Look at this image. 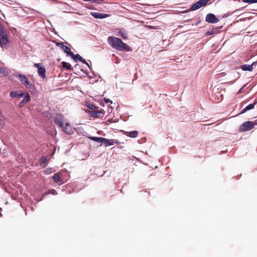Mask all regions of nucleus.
I'll return each instance as SVG.
<instances>
[{"instance_id": "0eeeda50", "label": "nucleus", "mask_w": 257, "mask_h": 257, "mask_svg": "<svg viewBox=\"0 0 257 257\" xmlns=\"http://www.w3.org/2000/svg\"><path fill=\"white\" fill-rule=\"evenodd\" d=\"M103 144H104L105 147H108L113 145L114 144L118 145L119 142L116 139H107L104 138Z\"/></svg>"}, {"instance_id": "7c9ffc66", "label": "nucleus", "mask_w": 257, "mask_h": 257, "mask_svg": "<svg viewBox=\"0 0 257 257\" xmlns=\"http://www.w3.org/2000/svg\"><path fill=\"white\" fill-rule=\"evenodd\" d=\"M88 108H89L90 109H92V110H94V109H95L96 107L95 106V105L93 104H89L88 106Z\"/></svg>"}, {"instance_id": "dca6fc26", "label": "nucleus", "mask_w": 257, "mask_h": 257, "mask_svg": "<svg viewBox=\"0 0 257 257\" xmlns=\"http://www.w3.org/2000/svg\"><path fill=\"white\" fill-rule=\"evenodd\" d=\"M10 96L12 97H18V98H22L24 96V93H19L17 91H12L10 93Z\"/></svg>"}, {"instance_id": "2eb2a0df", "label": "nucleus", "mask_w": 257, "mask_h": 257, "mask_svg": "<svg viewBox=\"0 0 257 257\" xmlns=\"http://www.w3.org/2000/svg\"><path fill=\"white\" fill-rule=\"evenodd\" d=\"M256 102H254L252 104H250L247 106H246L244 108H243L240 112V114H242L245 112L246 111L252 109L254 108V105L256 104Z\"/></svg>"}, {"instance_id": "c85d7f7f", "label": "nucleus", "mask_w": 257, "mask_h": 257, "mask_svg": "<svg viewBox=\"0 0 257 257\" xmlns=\"http://www.w3.org/2000/svg\"><path fill=\"white\" fill-rule=\"evenodd\" d=\"M103 0H86V1L92 2L93 3L100 4L102 2Z\"/></svg>"}, {"instance_id": "f03ea898", "label": "nucleus", "mask_w": 257, "mask_h": 257, "mask_svg": "<svg viewBox=\"0 0 257 257\" xmlns=\"http://www.w3.org/2000/svg\"><path fill=\"white\" fill-rule=\"evenodd\" d=\"M9 42L7 31L4 26L0 24V45L2 47H5Z\"/></svg>"}, {"instance_id": "9d476101", "label": "nucleus", "mask_w": 257, "mask_h": 257, "mask_svg": "<svg viewBox=\"0 0 257 257\" xmlns=\"http://www.w3.org/2000/svg\"><path fill=\"white\" fill-rule=\"evenodd\" d=\"M91 15L96 19H104L108 17V14H101L97 12H91Z\"/></svg>"}, {"instance_id": "a878e982", "label": "nucleus", "mask_w": 257, "mask_h": 257, "mask_svg": "<svg viewBox=\"0 0 257 257\" xmlns=\"http://www.w3.org/2000/svg\"><path fill=\"white\" fill-rule=\"evenodd\" d=\"M62 64L63 67L66 68L67 70H70L72 69L71 65L68 63L63 61L62 62Z\"/></svg>"}, {"instance_id": "aec40b11", "label": "nucleus", "mask_w": 257, "mask_h": 257, "mask_svg": "<svg viewBox=\"0 0 257 257\" xmlns=\"http://www.w3.org/2000/svg\"><path fill=\"white\" fill-rule=\"evenodd\" d=\"M24 85L28 88L29 91H33L35 89L34 86L31 83L29 80H28Z\"/></svg>"}, {"instance_id": "f3484780", "label": "nucleus", "mask_w": 257, "mask_h": 257, "mask_svg": "<svg viewBox=\"0 0 257 257\" xmlns=\"http://www.w3.org/2000/svg\"><path fill=\"white\" fill-rule=\"evenodd\" d=\"M118 33L123 39L125 40L127 39V33L124 29H118Z\"/></svg>"}, {"instance_id": "9b49d317", "label": "nucleus", "mask_w": 257, "mask_h": 257, "mask_svg": "<svg viewBox=\"0 0 257 257\" xmlns=\"http://www.w3.org/2000/svg\"><path fill=\"white\" fill-rule=\"evenodd\" d=\"M90 112V115L93 117H100L101 115L104 113V111L103 109L99 110H92Z\"/></svg>"}, {"instance_id": "393cba45", "label": "nucleus", "mask_w": 257, "mask_h": 257, "mask_svg": "<svg viewBox=\"0 0 257 257\" xmlns=\"http://www.w3.org/2000/svg\"><path fill=\"white\" fill-rule=\"evenodd\" d=\"M0 73L3 74L5 76H7L9 75V71L7 69L1 67L0 68Z\"/></svg>"}, {"instance_id": "412c9836", "label": "nucleus", "mask_w": 257, "mask_h": 257, "mask_svg": "<svg viewBox=\"0 0 257 257\" xmlns=\"http://www.w3.org/2000/svg\"><path fill=\"white\" fill-rule=\"evenodd\" d=\"M69 56H70L76 62L77 61V59L79 61H80V59H82V57L80 55H74L73 52H71Z\"/></svg>"}, {"instance_id": "4468645a", "label": "nucleus", "mask_w": 257, "mask_h": 257, "mask_svg": "<svg viewBox=\"0 0 257 257\" xmlns=\"http://www.w3.org/2000/svg\"><path fill=\"white\" fill-rule=\"evenodd\" d=\"M254 63H252L251 65L244 64L241 66V68L243 71H251L253 70V65Z\"/></svg>"}, {"instance_id": "2f4dec72", "label": "nucleus", "mask_w": 257, "mask_h": 257, "mask_svg": "<svg viewBox=\"0 0 257 257\" xmlns=\"http://www.w3.org/2000/svg\"><path fill=\"white\" fill-rule=\"evenodd\" d=\"M80 61H81L82 63H84V64H86V65H87V66H89V65H88V63H87V62L86 61V60H85L84 59H83V58H82V59H80Z\"/></svg>"}, {"instance_id": "cd10ccee", "label": "nucleus", "mask_w": 257, "mask_h": 257, "mask_svg": "<svg viewBox=\"0 0 257 257\" xmlns=\"http://www.w3.org/2000/svg\"><path fill=\"white\" fill-rule=\"evenodd\" d=\"M242 2L245 3L253 4L256 3L257 0H242Z\"/></svg>"}, {"instance_id": "423d86ee", "label": "nucleus", "mask_w": 257, "mask_h": 257, "mask_svg": "<svg viewBox=\"0 0 257 257\" xmlns=\"http://www.w3.org/2000/svg\"><path fill=\"white\" fill-rule=\"evenodd\" d=\"M205 21L209 23H216L219 22V19L214 14L209 13L206 15Z\"/></svg>"}, {"instance_id": "f704fd0d", "label": "nucleus", "mask_w": 257, "mask_h": 257, "mask_svg": "<svg viewBox=\"0 0 257 257\" xmlns=\"http://www.w3.org/2000/svg\"><path fill=\"white\" fill-rule=\"evenodd\" d=\"M145 193H147L148 196H149L150 195V193L147 192V191H145Z\"/></svg>"}, {"instance_id": "1a4fd4ad", "label": "nucleus", "mask_w": 257, "mask_h": 257, "mask_svg": "<svg viewBox=\"0 0 257 257\" xmlns=\"http://www.w3.org/2000/svg\"><path fill=\"white\" fill-rule=\"evenodd\" d=\"M31 100V97L30 95L27 93L26 95L24 96L23 99L19 104V107L22 108L28 102H29Z\"/></svg>"}, {"instance_id": "473e14b6", "label": "nucleus", "mask_w": 257, "mask_h": 257, "mask_svg": "<svg viewBox=\"0 0 257 257\" xmlns=\"http://www.w3.org/2000/svg\"><path fill=\"white\" fill-rule=\"evenodd\" d=\"M104 101H105V103H108L109 102H111L112 103L111 101L109 99V98H104Z\"/></svg>"}, {"instance_id": "20e7f679", "label": "nucleus", "mask_w": 257, "mask_h": 257, "mask_svg": "<svg viewBox=\"0 0 257 257\" xmlns=\"http://www.w3.org/2000/svg\"><path fill=\"white\" fill-rule=\"evenodd\" d=\"M35 67L38 68V73L39 75L43 79L46 78V69L44 66H42V64L35 63L34 65Z\"/></svg>"}, {"instance_id": "f257e3e1", "label": "nucleus", "mask_w": 257, "mask_h": 257, "mask_svg": "<svg viewBox=\"0 0 257 257\" xmlns=\"http://www.w3.org/2000/svg\"><path fill=\"white\" fill-rule=\"evenodd\" d=\"M108 44L116 50L121 51L130 50V47L126 44L123 43L121 39L114 36H109L107 38Z\"/></svg>"}, {"instance_id": "a211bd4d", "label": "nucleus", "mask_w": 257, "mask_h": 257, "mask_svg": "<svg viewBox=\"0 0 257 257\" xmlns=\"http://www.w3.org/2000/svg\"><path fill=\"white\" fill-rule=\"evenodd\" d=\"M17 77L23 84L24 83H26L28 80H29L26 76L23 74H19L17 76Z\"/></svg>"}, {"instance_id": "39448f33", "label": "nucleus", "mask_w": 257, "mask_h": 257, "mask_svg": "<svg viewBox=\"0 0 257 257\" xmlns=\"http://www.w3.org/2000/svg\"><path fill=\"white\" fill-rule=\"evenodd\" d=\"M55 123L60 128L64 125V116L61 114H57L55 117Z\"/></svg>"}, {"instance_id": "f8f14e48", "label": "nucleus", "mask_w": 257, "mask_h": 257, "mask_svg": "<svg viewBox=\"0 0 257 257\" xmlns=\"http://www.w3.org/2000/svg\"><path fill=\"white\" fill-rule=\"evenodd\" d=\"M57 45L60 47L67 55H69L71 52V49L68 47L64 45L63 43H57Z\"/></svg>"}, {"instance_id": "c756f323", "label": "nucleus", "mask_w": 257, "mask_h": 257, "mask_svg": "<svg viewBox=\"0 0 257 257\" xmlns=\"http://www.w3.org/2000/svg\"><path fill=\"white\" fill-rule=\"evenodd\" d=\"M215 34V32H214V30L207 31V32L206 33V35L207 36L212 35H213V34Z\"/></svg>"}, {"instance_id": "b1692460", "label": "nucleus", "mask_w": 257, "mask_h": 257, "mask_svg": "<svg viewBox=\"0 0 257 257\" xmlns=\"http://www.w3.org/2000/svg\"><path fill=\"white\" fill-rule=\"evenodd\" d=\"M200 8H201V7L200 5V3L198 1L197 2H196V3H195L192 5V6L191 7V10L195 11V10L200 9Z\"/></svg>"}, {"instance_id": "bb28decb", "label": "nucleus", "mask_w": 257, "mask_h": 257, "mask_svg": "<svg viewBox=\"0 0 257 257\" xmlns=\"http://www.w3.org/2000/svg\"><path fill=\"white\" fill-rule=\"evenodd\" d=\"M210 0H199L198 2L200 3L201 7L206 6Z\"/></svg>"}, {"instance_id": "6ab92c4d", "label": "nucleus", "mask_w": 257, "mask_h": 257, "mask_svg": "<svg viewBox=\"0 0 257 257\" xmlns=\"http://www.w3.org/2000/svg\"><path fill=\"white\" fill-rule=\"evenodd\" d=\"M53 179L56 183H59L62 181L61 175L59 173L55 174L53 176Z\"/></svg>"}, {"instance_id": "4be33fe9", "label": "nucleus", "mask_w": 257, "mask_h": 257, "mask_svg": "<svg viewBox=\"0 0 257 257\" xmlns=\"http://www.w3.org/2000/svg\"><path fill=\"white\" fill-rule=\"evenodd\" d=\"M40 164L43 167H45L48 164L47 158L45 157H42L40 160Z\"/></svg>"}, {"instance_id": "72a5a7b5", "label": "nucleus", "mask_w": 257, "mask_h": 257, "mask_svg": "<svg viewBox=\"0 0 257 257\" xmlns=\"http://www.w3.org/2000/svg\"><path fill=\"white\" fill-rule=\"evenodd\" d=\"M253 123V126H254V125H257V119L254 120L253 122H252Z\"/></svg>"}, {"instance_id": "6e6552de", "label": "nucleus", "mask_w": 257, "mask_h": 257, "mask_svg": "<svg viewBox=\"0 0 257 257\" xmlns=\"http://www.w3.org/2000/svg\"><path fill=\"white\" fill-rule=\"evenodd\" d=\"M61 128L64 132L68 135H71L73 133V131L69 122H66L65 125L64 124L63 127H61Z\"/></svg>"}, {"instance_id": "ddd939ff", "label": "nucleus", "mask_w": 257, "mask_h": 257, "mask_svg": "<svg viewBox=\"0 0 257 257\" xmlns=\"http://www.w3.org/2000/svg\"><path fill=\"white\" fill-rule=\"evenodd\" d=\"M126 136L132 138H136L138 136L139 132L137 131H134L132 132H125Z\"/></svg>"}, {"instance_id": "7ed1b4c3", "label": "nucleus", "mask_w": 257, "mask_h": 257, "mask_svg": "<svg viewBox=\"0 0 257 257\" xmlns=\"http://www.w3.org/2000/svg\"><path fill=\"white\" fill-rule=\"evenodd\" d=\"M253 128V123L252 121H247L243 122L239 126V131L240 132H245L249 131Z\"/></svg>"}, {"instance_id": "5701e85b", "label": "nucleus", "mask_w": 257, "mask_h": 257, "mask_svg": "<svg viewBox=\"0 0 257 257\" xmlns=\"http://www.w3.org/2000/svg\"><path fill=\"white\" fill-rule=\"evenodd\" d=\"M103 138H101V137H92L91 138H90V139L92 140V141H93L94 142H96L97 143H103Z\"/></svg>"}]
</instances>
